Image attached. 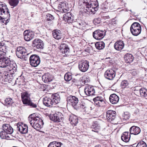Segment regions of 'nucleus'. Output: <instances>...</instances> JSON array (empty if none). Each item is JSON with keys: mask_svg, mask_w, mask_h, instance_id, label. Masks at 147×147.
<instances>
[{"mask_svg": "<svg viewBox=\"0 0 147 147\" xmlns=\"http://www.w3.org/2000/svg\"><path fill=\"white\" fill-rule=\"evenodd\" d=\"M27 102L28 103H27L26 105L30 106L32 108H36L37 107L36 104L33 103L32 101L31 100Z\"/></svg>", "mask_w": 147, "mask_h": 147, "instance_id": "45", "label": "nucleus"}, {"mask_svg": "<svg viewBox=\"0 0 147 147\" xmlns=\"http://www.w3.org/2000/svg\"><path fill=\"white\" fill-rule=\"evenodd\" d=\"M72 23H73L74 26V25L76 26L78 28H79V22L76 21H74V22Z\"/></svg>", "mask_w": 147, "mask_h": 147, "instance_id": "57", "label": "nucleus"}, {"mask_svg": "<svg viewBox=\"0 0 147 147\" xmlns=\"http://www.w3.org/2000/svg\"><path fill=\"white\" fill-rule=\"evenodd\" d=\"M93 100L94 102H97L99 101L104 100V98L101 96H97L94 98Z\"/></svg>", "mask_w": 147, "mask_h": 147, "instance_id": "51", "label": "nucleus"}, {"mask_svg": "<svg viewBox=\"0 0 147 147\" xmlns=\"http://www.w3.org/2000/svg\"><path fill=\"white\" fill-rule=\"evenodd\" d=\"M86 25V23L84 21H79V28L84 27Z\"/></svg>", "mask_w": 147, "mask_h": 147, "instance_id": "53", "label": "nucleus"}, {"mask_svg": "<svg viewBox=\"0 0 147 147\" xmlns=\"http://www.w3.org/2000/svg\"><path fill=\"white\" fill-rule=\"evenodd\" d=\"M24 38L26 41H29L33 39L34 36V33L32 32L25 30L24 32Z\"/></svg>", "mask_w": 147, "mask_h": 147, "instance_id": "16", "label": "nucleus"}, {"mask_svg": "<svg viewBox=\"0 0 147 147\" xmlns=\"http://www.w3.org/2000/svg\"><path fill=\"white\" fill-rule=\"evenodd\" d=\"M129 11H130L131 12H132V11H131V10H129Z\"/></svg>", "mask_w": 147, "mask_h": 147, "instance_id": "62", "label": "nucleus"}, {"mask_svg": "<svg viewBox=\"0 0 147 147\" xmlns=\"http://www.w3.org/2000/svg\"><path fill=\"white\" fill-rule=\"evenodd\" d=\"M129 83L128 81L124 80L121 82V86L122 88H125L127 86L129 85Z\"/></svg>", "mask_w": 147, "mask_h": 147, "instance_id": "46", "label": "nucleus"}, {"mask_svg": "<svg viewBox=\"0 0 147 147\" xmlns=\"http://www.w3.org/2000/svg\"><path fill=\"white\" fill-rule=\"evenodd\" d=\"M130 117V114L128 112H124L122 116V121L127 120L129 119Z\"/></svg>", "mask_w": 147, "mask_h": 147, "instance_id": "39", "label": "nucleus"}, {"mask_svg": "<svg viewBox=\"0 0 147 147\" xmlns=\"http://www.w3.org/2000/svg\"><path fill=\"white\" fill-rule=\"evenodd\" d=\"M84 93L88 96H92L94 95L95 90L93 87L92 86H87L84 89Z\"/></svg>", "mask_w": 147, "mask_h": 147, "instance_id": "14", "label": "nucleus"}, {"mask_svg": "<svg viewBox=\"0 0 147 147\" xmlns=\"http://www.w3.org/2000/svg\"><path fill=\"white\" fill-rule=\"evenodd\" d=\"M29 60L31 65L34 67L37 66L40 63V59L38 56H30Z\"/></svg>", "mask_w": 147, "mask_h": 147, "instance_id": "7", "label": "nucleus"}, {"mask_svg": "<svg viewBox=\"0 0 147 147\" xmlns=\"http://www.w3.org/2000/svg\"><path fill=\"white\" fill-rule=\"evenodd\" d=\"M84 100H83L81 101H80L77 104L75 109L76 110L83 111H85L86 108V104Z\"/></svg>", "mask_w": 147, "mask_h": 147, "instance_id": "19", "label": "nucleus"}, {"mask_svg": "<svg viewBox=\"0 0 147 147\" xmlns=\"http://www.w3.org/2000/svg\"><path fill=\"white\" fill-rule=\"evenodd\" d=\"M109 98L111 102L113 104L117 103L119 100V96L115 94L111 95Z\"/></svg>", "mask_w": 147, "mask_h": 147, "instance_id": "26", "label": "nucleus"}, {"mask_svg": "<svg viewBox=\"0 0 147 147\" xmlns=\"http://www.w3.org/2000/svg\"><path fill=\"white\" fill-rule=\"evenodd\" d=\"M138 91L139 94L141 97H144L147 98V90L146 89L142 88L139 89V91Z\"/></svg>", "mask_w": 147, "mask_h": 147, "instance_id": "33", "label": "nucleus"}, {"mask_svg": "<svg viewBox=\"0 0 147 147\" xmlns=\"http://www.w3.org/2000/svg\"><path fill=\"white\" fill-rule=\"evenodd\" d=\"M67 103L72 105L74 108L79 102L77 97L72 95L68 96L67 97Z\"/></svg>", "mask_w": 147, "mask_h": 147, "instance_id": "9", "label": "nucleus"}, {"mask_svg": "<svg viewBox=\"0 0 147 147\" xmlns=\"http://www.w3.org/2000/svg\"><path fill=\"white\" fill-rule=\"evenodd\" d=\"M0 15H4L3 17H0L1 18L2 22L4 23L5 24L9 22L10 15L9 10L7 7L6 5L3 2H0Z\"/></svg>", "mask_w": 147, "mask_h": 147, "instance_id": "3", "label": "nucleus"}, {"mask_svg": "<svg viewBox=\"0 0 147 147\" xmlns=\"http://www.w3.org/2000/svg\"><path fill=\"white\" fill-rule=\"evenodd\" d=\"M13 102V100L11 98H7L5 100V103L6 105H11Z\"/></svg>", "mask_w": 147, "mask_h": 147, "instance_id": "42", "label": "nucleus"}, {"mask_svg": "<svg viewBox=\"0 0 147 147\" xmlns=\"http://www.w3.org/2000/svg\"><path fill=\"white\" fill-rule=\"evenodd\" d=\"M70 123L73 125H76L78 122V119L77 117L73 114L70 115L69 118Z\"/></svg>", "mask_w": 147, "mask_h": 147, "instance_id": "29", "label": "nucleus"}, {"mask_svg": "<svg viewBox=\"0 0 147 147\" xmlns=\"http://www.w3.org/2000/svg\"><path fill=\"white\" fill-rule=\"evenodd\" d=\"M0 137L2 139H8L10 138L8 135L3 129L0 132Z\"/></svg>", "mask_w": 147, "mask_h": 147, "instance_id": "38", "label": "nucleus"}, {"mask_svg": "<svg viewBox=\"0 0 147 147\" xmlns=\"http://www.w3.org/2000/svg\"><path fill=\"white\" fill-rule=\"evenodd\" d=\"M124 58L126 63H130L133 61L134 57L133 56H124Z\"/></svg>", "mask_w": 147, "mask_h": 147, "instance_id": "40", "label": "nucleus"}, {"mask_svg": "<svg viewBox=\"0 0 147 147\" xmlns=\"http://www.w3.org/2000/svg\"><path fill=\"white\" fill-rule=\"evenodd\" d=\"M52 35L55 39L57 40L61 39L63 38L62 33L59 30H54L52 32Z\"/></svg>", "mask_w": 147, "mask_h": 147, "instance_id": "21", "label": "nucleus"}, {"mask_svg": "<svg viewBox=\"0 0 147 147\" xmlns=\"http://www.w3.org/2000/svg\"><path fill=\"white\" fill-rule=\"evenodd\" d=\"M4 45L3 43L0 42V55H4L2 53L6 54L7 52L6 50L4 49V48L6 49L5 47H4Z\"/></svg>", "mask_w": 147, "mask_h": 147, "instance_id": "41", "label": "nucleus"}, {"mask_svg": "<svg viewBox=\"0 0 147 147\" xmlns=\"http://www.w3.org/2000/svg\"><path fill=\"white\" fill-rule=\"evenodd\" d=\"M72 78L70 74H66L64 76V79L66 81H69Z\"/></svg>", "mask_w": 147, "mask_h": 147, "instance_id": "48", "label": "nucleus"}, {"mask_svg": "<svg viewBox=\"0 0 147 147\" xmlns=\"http://www.w3.org/2000/svg\"><path fill=\"white\" fill-rule=\"evenodd\" d=\"M82 82L83 84H87L89 82V79L86 78L82 80Z\"/></svg>", "mask_w": 147, "mask_h": 147, "instance_id": "56", "label": "nucleus"}, {"mask_svg": "<svg viewBox=\"0 0 147 147\" xmlns=\"http://www.w3.org/2000/svg\"><path fill=\"white\" fill-rule=\"evenodd\" d=\"M18 58L20 59L22 61H26L27 60L28 58L26 56H17Z\"/></svg>", "mask_w": 147, "mask_h": 147, "instance_id": "54", "label": "nucleus"}, {"mask_svg": "<svg viewBox=\"0 0 147 147\" xmlns=\"http://www.w3.org/2000/svg\"><path fill=\"white\" fill-rule=\"evenodd\" d=\"M40 119L38 117L36 116L34 114L30 115L28 117V121L33 127L36 125V123H37Z\"/></svg>", "mask_w": 147, "mask_h": 147, "instance_id": "13", "label": "nucleus"}, {"mask_svg": "<svg viewBox=\"0 0 147 147\" xmlns=\"http://www.w3.org/2000/svg\"><path fill=\"white\" fill-rule=\"evenodd\" d=\"M60 97L57 93L52 94L50 97H45L43 100V104L47 107H50L55 105L60 101Z\"/></svg>", "mask_w": 147, "mask_h": 147, "instance_id": "4", "label": "nucleus"}, {"mask_svg": "<svg viewBox=\"0 0 147 147\" xmlns=\"http://www.w3.org/2000/svg\"><path fill=\"white\" fill-rule=\"evenodd\" d=\"M58 9L60 11H62L63 12H66L67 11V10L66 8L65 2L62 1L60 2L58 6Z\"/></svg>", "mask_w": 147, "mask_h": 147, "instance_id": "32", "label": "nucleus"}, {"mask_svg": "<svg viewBox=\"0 0 147 147\" xmlns=\"http://www.w3.org/2000/svg\"><path fill=\"white\" fill-rule=\"evenodd\" d=\"M115 71L112 69H108L105 72L104 74L105 77L110 80H113L115 77Z\"/></svg>", "mask_w": 147, "mask_h": 147, "instance_id": "10", "label": "nucleus"}, {"mask_svg": "<svg viewBox=\"0 0 147 147\" xmlns=\"http://www.w3.org/2000/svg\"><path fill=\"white\" fill-rule=\"evenodd\" d=\"M54 16L51 14L48 13L46 16V18L48 21H51L54 20Z\"/></svg>", "mask_w": 147, "mask_h": 147, "instance_id": "47", "label": "nucleus"}, {"mask_svg": "<svg viewBox=\"0 0 147 147\" xmlns=\"http://www.w3.org/2000/svg\"><path fill=\"white\" fill-rule=\"evenodd\" d=\"M135 147V146H133L132 145V147Z\"/></svg>", "mask_w": 147, "mask_h": 147, "instance_id": "63", "label": "nucleus"}, {"mask_svg": "<svg viewBox=\"0 0 147 147\" xmlns=\"http://www.w3.org/2000/svg\"><path fill=\"white\" fill-rule=\"evenodd\" d=\"M140 87L139 86H137L135 87V89L134 90V91L135 92V93L137 95L139 96V92L138 91H139V89L138 90V88Z\"/></svg>", "mask_w": 147, "mask_h": 147, "instance_id": "55", "label": "nucleus"}, {"mask_svg": "<svg viewBox=\"0 0 147 147\" xmlns=\"http://www.w3.org/2000/svg\"><path fill=\"white\" fill-rule=\"evenodd\" d=\"M83 3L84 6H86L85 12L89 14L91 12L94 13L98 9V3L97 0H84Z\"/></svg>", "mask_w": 147, "mask_h": 147, "instance_id": "1", "label": "nucleus"}, {"mask_svg": "<svg viewBox=\"0 0 147 147\" xmlns=\"http://www.w3.org/2000/svg\"><path fill=\"white\" fill-rule=\"evenodd\" d=\"M63 115L60 112H57L55 114L51 115L50 118L55 122H60L62 120Z\"/></svg>", "mask_w": 147, "mask_h": 147, "instance_id": "12", "label": "nucleus"}, {"mask_svg": "<svg viewBox=\"0 0 147 147\" xmlns=\"http://www.w3.org/2000/svg\"><path fill=\"white\" fill-rule=\"evenodd\" d=\"M11 76L12 77H13V76Z\"/></svg>", "mask_w": 147, "mask_h": 147, "instance_id": "64", "label": "nucleus"}, {"mask_svg": "<svg viewBox=\"0 0 147 147\" xmlns=\"http://www.w3.org/2000/svg\"><path fill=\"white\" fill-rule=\"evenodd\" d=\"M32 138V135H31L29 134L27 136V139L30 140Z\"/></svg>", "mask_w": 147, "mask_h": 147, "instance_id": "59", "label": "nucleus"}, {"mask_svg": "<svg viewBox=\"0 0 147 147\" xmlns=\"http://www.w3.org/2000/svg\"><path fill=\"white\" fill-rule=\"evenodd\" d=\"M3 129L8 134H11L13 132V129L8 124H4L2 126Z\"/></svg>", "mask_w": 147, "mask_h": 147, "instance_id": "22", "label": "nucleus"}, {"mask_svg": "<svg viewBox=\"0 0 147 147\" xmlns=\"http://www.w3.org/2000/svg\"><path fill=\"white\" fill-rule=\"evenodd\" d=\"M111 25L113 26H115L117 24L116 20L115 19H113L111 22Z\"/></svg>", "mask_w": 147, "mask_h": 147, "instance_id": "58", "label": "nucleus"}, {"mask_svg": "<svg viewBox=\"0 0 147 147\" xmlns=\"http://www.w3.org/2000/svg\"><path fill=\"white\" fill-rule=\"evenodd\" d=\"M93 22L95 25H97L100 22V19L99 18H95L93 21Z\"/></svg>", "mask_w": 147, "mask_h": 147, "instance_id": "52", "label": "nucleus"}, {"mask_svg": "<svg viewBox=\"0 0 147 147\" xmlns=\"http://www.w3.org/2000/svg\"><path fill=\"white\" fill-rule=\"evenodd\" d=\"M63 20L65 22L69 23L74 22V19L72 16L71 13L68 12L65 13L63 16Z\"/></svg>", "mask_w": 147, "mask_h": 147, "instance_id": "20", "label": "nucleus"}, {"mask_svg": "<svg viewBox=\"0 0 147 147\" xmlns=\"http://www.w3.org/2000/svg\"><path fill=\"white\" fill-rule=\"evenodd\" d=\"M30 94L27 92H23L21 94L22 100L24 104H26L28 102L31 100L30 98Z\"/></svg>", "mask_w": 147, "mask_h": 147, "instance_id": "15", "label": "nucleus"}, {"mask_svg": "<svg viewBox=\"0 0 147 147\" xmlns=\"http://www.w3.org/2000/svg\"><path fill=\"white\" fill-rule=\"evenodd\" d=\"M116 112L112 110L107 111L106 112V118L107 120L112 123L116 124Z\"/></svg>", "mask_w": 147, "mask_h": 147, "instance_id": "6", "label": "nucleus"}, {"mask_svg": "<svg viewBox=\"0 0 147 147\" xmlns=\"http://www.w3.org/2000/svg\"><path fill=\"white\" fill-rule=\"evenodd\" d=\"M17 130L22 134H26L28 132V127L27 125L22 123L18 124Z\"/></svg>", "mask_w": 147, "mask_h": 147, "instance_id": "17", "label": "nucleus"}, {"mask_svg": "<svg viewBox=\"0 0 147 147\" xmlns=\"http://www.w3.org/2000/svg\"><path fill=\"white\" fill-rule=\"evenodd\" d=\"M62 144L60 142H52L49 144L48 147H61Z\"/></svg>", "mask_w": 147, "mask_h": 147, "instance_id": "36", "label": "nucleus"}, {"mask_svg": "<svg viewBox=\"0 0 147 147\" xmlns=\"http://www.w3.org/2000/svg\"><path fill=\"white\" fill-rule=\"evenodd\" d=\"M96 48L98 50L103 49L105 46V44L103 42H98L95 44Z\"/></svg>", "mask_w": 147, "mask_h": 147, "instance_id": "37", "label": "nucleus"}, {"mask_svg": "<svg viewBox=\"0 0 147 147\" xmlns=\"http://www.w3.org/2000/svg\"><path fill=\"white\" fill-rule=\"evenodd\" d=\"M42 80L45 83H47L52 81L53 80L52 76L49 73H45L42 77Z\"/></svg>", "mask_w": 147, "mask_h": 147, "instance_id": "23", "label": "nucleus"}, {"mask_svg": "<svg viewBox=\"0 0 147 147\" xmlns=\"http://www.w3.org/2000/svg\"><path fill=\"white\" fill-rule=\"evenodd\" d=\"M130 134L129 132H124L121 136V139L123 141L127 142H128L130 138Z\"/></svg>", "mask_w": 147, "mask_h": 147, "instance_id": "28", "label": "nucleus"}, {"mask_svg": "<svg viewBox=\"0 0 147 147\" xmlns=\"http://www.w3.org/2000/svg\"><path fill=\"white\" fill-rule=\"evenodd\" d=\"M32 46L38 49H42L44 44L42 41L40 39H35L33 42Z\"/></svg>", "mask_w": 147, "mask_h": 147, "instance_id": "18", "label": "nucleus"}, {"mask_svg": "<svg viewBox=\"0 0 147 147\" xmlns=\"http://www.w3.org/2000/svg\"><path fill=\"white\" fill-rule=\"evenodd\" d=\"M100 127V125L98 123L97 121H95L92 123L91 125V128L92 129V131L96 133H98L99 132Z\"/></svg>", "mask_w": 147, "mask_h": 147, "instance_id": "31", "label": "nucleus"}, {"mask_svg": "<svg viewBox=\"0 0 147 147\" xmlns=\"http://www.w3.org/2000/svg\"><path fill=\"white\" fill-rule=\"evenodd\" d=\"M16 55L19 54H24L25 55H28L30 53H27L26 49L22 47H19L17 48L16 51Z\"/></svg>", "mask_w": 147, "mask_h": 147, "instance_id": "27", "label": "nucleus"}, {"mask_svg": "<svg viewBox=\"0 0 147 147\" xmlns=\"http://www.w3.org/2000/svg\"><path fill=\"white\" fill-rule=\"evenodd\" d=\"M124 44L123 41L121 40H119L116 42L114 45L115 49L118 51L121 50L124 47Z\"/></svg>", "mask_w": 147, "mask_h": 147, "instance_id": "25", "label": "nucleus"}, {"mask_svg": "<svg viewBox=\"0 0 147 147\" xmlns=\"http://www.w3.org/2000/svg\"><path fill=\"white\" fill-rule=\"evenodd\" d=\"M36 123V125L34 126L33 128L37 130H38L40 129L44 123L42 120L41 119H40L39 120V121Z\"/></svg>", "mask_w": 147, "mask_h": 147, "instance_id": "35", "label": "nucleus"}, {"mask_svg": "<svg viewBox=\"0 0 147 147\" xmlns=\"http://www.w3.org/2000/svg\"><path fill=\"white\" fill-rule=\"evenodd\" d=\"M32 55H36V54H32Z\"/></svg>", "mask_w": 147, "mask_h": 147, "instance_id": "61", "label": "nucleus"}, {"mask_svg": "<svg viewBox=\"0 0 147 147\" xmlns=\"http://www.w3.org/2000/svg\"><path fill=\"white\" fill-rule=\"evenodd\" d=\"M60 49L63 54L66 55L69 53V49L67 45L65 44L61 45Z\"/></svg>", "mask_w": 147, "mask_h": 147, "instance_id": "30", "label": "nucleus"}, {"mask_svg": "<svg viewBox=\"0 0 147 147\" xmlns=\"http://www.w3.org/2000/svg\"><path fill=\"white\" fill-rule=\"evenodd\" d=\"M136 147H146V143L143 141L139 142Z\"/></svg>", "mask_w": 147, "mask_h": 147, "instance_id": "49", "label": "nucleus"}, {"mask_svg": "<svg viewBox=\"0 0 147 147\" xmlns=\"http://www.w3.org/2000/svg\"><path fill=\"white\" fill-rule=\"evenodd\" d=\"M129 131L130 134L136 135L140 133L141 130L139 127L136 126H133L130 128Z\"/></svg>", "mask_w": 147, "mask_h": 147, "instance_id": "24", "label": "nucleus"}, {"mask_svg": "<svg viewBox=\"0 0 147 147\" xmlns=\"http://www.w3.org/2000/svg\"><path fill=\"white\" fill-rule=\"evenodd\" d=\"M13 75V73L11 72L9 73L8 72L4 71L3 74V76H4L5 79H11V78L10 76L11 75V74Z\"/></svg>", "mask_w": 147, "mask_h": 147, "instance_id": "44", "label": "nucleus"}, {"mask_svg": "<svg viewBox=\"0 0 147 147\" xmlns=\"http://www.w3.org/2000/svg\"><path fill=\"white\" fill-rule=\"evenodd\" d=\"M113 6V5L112 4H110L109 3H105L102 8L104 11L106 12H108L113 9L112 7Z\"/></svg>", "mask_w": 147, "mask_h": 147, "instance_id": "34", "label": "nucleus"}, {"mask_svg": "<svg viewBox=\"0 0 147 147\" xmlns=\"http://www.w3.org/2000/svg\"><path fill=\"white\" fill-rule=\"evenodd\" d=\"M95 147H101V146L100 145H98L95 146Z\"/></svg>", "mask_w": 147, "mask_h": 147, "instance_id": "60", "label": "nucleus"}, {"mask_svg": "<svg viewBox=\"0 0 147 147\" xmlns=\"http://www.w3.org/2000/svg\"><path fill=\"white\" fill-rule=\"evenodd\" d=\"M5 56H0V67L6 68L9 71L14 72L16 71L17 67L16 64H11L9 59L4 57Z\"/></svg>", "mask_w": 147, "mask_h": 147, "instance_id": "2", "label": "nucleus"}, {"mask_svg": "<svg viewBox=\"0 0 147 147\" xmlns=\"http://www.w3.org/2000/svg\"><path fill=\"white\" fill-rule=\"evenodd\" d=\"M89 62L85 60L82 61L79 65V69L82 72H84L87 71L89 67Z\"/></svg>", "mask_w": 147, "mask_h": 147, "instance_id": "11", "label": "nucleus"}, {"mask_svg": "<svg viewBox=\"0 0 147 147\" xmlns=\"http://www.w3.org/2000/svg\"><path fill=\"white\" fill-rule=\"evenodd\" d=\"M105 32L99 29L95 30L93 33V36L96 40H100L102 39L105 36Z\"/></svg>", "mask_w": 147, "mask_h": 147, "instance_id": "8", "label": "nucleus"}, {"mask_svg": "<svg viewBox=\"0 0 147 147\" xmlns=\"http://www.w3.org/2000/svg\"><path fill=\"white\" fill-rule=\"evenodd\" d=\"M95 105L98 107L101 106L105 103V100L94 102Z\"/></svg>", "mask_w": 147, "mask_h": 147, "instance_id": "50", "label": "nucleus"}, {"mask_svg": "<svg viewBox=\"0 0 147 147\" xmlns=\"http://www.w3.org/2000/svg\"><path fill=\"white\" fill-rule=\"evenodd\" d=\"M19 2V0H9V3L11 6L15 7L17 5Z\"/></svg>", "mask_w": 147, "mask_h": 147, "instance_id": "43", "label": "nucleus"}, {"mask_svg": "<svg viewBox=\"0 0 147 147\" xmlns=\"http://www.w3.org/2000/svg\"><path fill=\"white\" fill-rule=\"evenodd\" d=\"M130 30L133 35L135 36H137L141 32L142 30L141 26L138 22H134L131 24Z\"/></svg>", "mask_w": 147, "mask_h": 147, "instance_id": "5", "label": "nucleus"}]
</instances>
